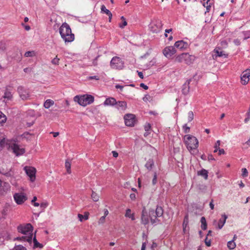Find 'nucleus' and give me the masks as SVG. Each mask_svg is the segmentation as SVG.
Here are the masks:
<instances>
[{"instance_id":"f257e3e1","label":"nucleus","mask_w":250,"mask_h":250,"mask_svg":"<svg viewBox=\"0 0 250 250\" xmlns=\"http://www.w3.org/2000/svg\"><path fill=\"white\" fill-rule=\"evenodd\" d=\"M61 37L65 42H72L74 40V35L72 33L71 29L68 24L63 23L59 28Z\"/></svg>"},{"instance_id":"f03ea898","label":"nucleus","mask_w":250,"mask_h":250,"mask_svg":"<svg viewBox=\"0 0 250 250\" xmlns=\"http://www.w3.org/2000/svg\"><path fill=\"white\" fill-rule=\"evenodd\" d=\"M185 145L189 151L196 149L198 146V141L196 137L191 135H186L184 137Z\"/></svg>"},{"instance_id":"7ed1b4c3","label":"nucleus","mask_w":250,"mask_h":250,"mask_svg":"<svg viewBox=\"0 0 250 250\" xmlns=\"http://www.w3.org/2000/svg\"><path fill=\"white\" fill-rule=\"evenodd\" d=\"M74 100L75 102H77L81 105L85 106L94 102V97L90 95L76 96L74 98Z\"/></svg>"},{"instance_id":"20e7f679","label":"nucleus","mask_w":250,"mask_h":250,"mask_svg":"<svg viewBox=\"0 0 250 250\" xmlns=\"http://www.w3.org/2000/svg\"><path fill=\"white\" fill-rule=\"evenodd\" d=\"M196 57L188 53H182L177 56L175 58V61L178 62H185L187 64H190L195 61Z\"/></svg>"},{"instance_id":"39448f33","label":"nucleus","mask_w":250,"mask_h":250,"mask_svg":"<svg viewBox=\"0 0 250 250\" xmlns=\"http://www.w3.org/2000/svg\"><path fill=\"white\" fill-rule=\"evenodd\" d=\"M124 62L118 57H113L110 62V66L112 68L122 69L124 67Z\"/></svg>"},{"instance_id":"423d86ee","label":"nucleus","mask_w":250,"mask_h":250,"mask_svg":"<svg viewBox=\"0 0 250 250\" xmlns=\"http://www.w3.org/2000/svg\"><path fill=\"white\" fill-rule=\"evenodd\" d=\"M19 232L27 235H32L33 227L30 224L21 225L18 227Z\"/></svg>"},{"instance_id":"0eeeda50","label":"nucleus","mask_w":250,"mask_h":250,"mask_svg":"<svg viewBox=\"0 0 250 250\" xmlns=\"http://www.w3.org/2000/svg\"><path fill=\"white\" fill-rule=\"evenodd\" d=\"M13 197L18 205H22L27 200L26 194L22 192L15 193Z\"/></svg>"},{"instance_id":"6e6552de","label":"nucleus","mask_w":250,"mask_h":250,"mask_svg":"<svg viewBox=\"0 0 250 250\" xmlns=\"http://www.w3.org/2000/svg\"><path fill=\"white\" fill-rule=\"evenodd\" d=\"M162 26V21L159 20H156L150 24L149 28L153 33H158L161 30Z\"/></svg>"},{"instance_id":"1a4fd4ad","label":"nucleus","mask_w":250,"mask_h":250,"mask_svg":"<svg viewBox=\"0 0 250 250\" xmlns=\"http://www.w3.org/2000/svg\"><path fill=\"white\" fill-rule=\"evenodd\" d=\"M23 169L26 174L30 178V181L32 182H34L36 179V168L32 167L25 166Z\"/></svg>"},{"instance_id":"9d476101","label":"nucleus","mask_w":250,"mask_h":250,"mask_svg":"<svg viewBox=\"0 0 250 250\" xmlns=\"http://www.w3.org/2000/svg\"><path fill=\"white\" fill-rule=\"evenodd\" d=\"M125 125H134L137 124L135 115L132 114H126L124 116Z\"/></svg>"},{"instance_id":"9b49d317","label":"nucleus","mask_w":250,"mask_h":250,"mask_svg":"<svg viewBox=\"0 0 250 250\" xmlns=\"http://www.w3.org/2000/svg\"><path fill=\"white\" fill-rule=\"evenodd\" d=\"M176 52V50L174 46H167L163 50L164 55L167 58H170Z\"/></svg>"},{"instance_id":"f8f14e48","label":"nucleus","mask_w":250,"mask_h":250,"mask_svg":"<svg viewBox=\"0 0 250 250\" xmlns=\"http://www.w3.org/2000/svg\"><path fill=\"white\" fill-rule=\"evenodd\" d=\"M18 92L21 98L23 100H27L29 98V92L28 90L25 89L23 87L20 86L18 89Z\"/></svg>"},{"instance_id":"ddd939ff","label":"nucleus","mask_w":250,"mask_h":250,"mask_svg":"<svg viewBox=\"0 0 250 250\" xmlns=\"http://www.w3.org/2000/svg\"><path fill=\"white\" fill-rule=\"evenodd\" d=\"M250 69H247L242 73L241 80L243 85L247 84L250 80Z\"/></svg>"},{"instance_id":"4468645a","label":"nucleus","mask_w":250,"mask_h":250,"mask_svg":"<svg viewBox=\"0 0 250 250\" xmlns=\"http://www.w3.org/2000/svg\"><path fill=\"white\" fill-rule=\"evenodd\" d=\"M11 147L13 150V152L17 156L23 154L25 152L24 149L20 148L19 146L17 144H14L11 146Z\"/></svg>"},{"instance_id":"2eb2a0df","label":"nucleus","mask_w":250,"mask_h":250,"mask_svg":"<svg viewBox=\"0 0 250 250\" xmlns=\"http://www.w3.org/2000/svg\"><path fill=\"white\" fill-rule=\"evenodd\" d=\"M116 108L118 110L125 111L127 108V104L125 101H116Z\"/></svg>"},{"instance_id":"dca6fc26","label":"nucleus","mask_w":250,"mask_h":250,"mask_svg":"<svg viewBox=\"0 0 250 250\" xmlns=\"http://www.w3.org/2000/svg\"><path fill=\"white\" fill-rule=\"evenodd\" d=\"M188 46V43L184 42L183 41H178L176 42L174 44V47H175L180 49L187 48Z\"/></svg>"},{"instance_id":"f3484780","label":"nucleus","mask_w":250,"mask_h":250,"mask_svg":"<svg viewBox=\"0 0 250 250\" xmlns=\"http://www.w3.org/2000/svg\"><path fill=\"white\" fill-rule=\"evenodd\" d=\"M3 101L6 102L8 101L11 100L13 98V95L11 91L8 88H6L4 94L3 96Z\"/></svg>"},{"instance_id":"a211bd4d","label":"nucleus","mask_w":250,"mask_h":250,"mask_svg":"<svg viewBox=\"0 0 250 250\" xmlns=\"http://www.w3.org/2000/svg\"><path fill=\"white\" fill-rule=\"evenodd\" d=\"M116 104V100L114 98H108L106 99L104 103V104L105 106L110 105V106H113L115 105V104Z\"/></svg>"},{"instance_id":"6ab92c4d","label":"nucleus","mask_w":250,"mask_h":250,"mask_svg":"<svg viewBox=\"0 0 250 250\" xmlns=\"http://www.w3.org/2000/svg\"><path fill=\"white\" fill-rule=\"evenodd\" d=\"M190 80L187 81L183 85L182 92L184 95H187L188 93L189 90V83Z\"/></svg>"},{"instance_id":"aec40b11","label":"nucleus","mask_w":250,"mask_h":250,"mask_svg":"<svg viewBox=\"0 0 250 250\" xmlns=\"http://www.w3.org/2000/svg\"><path fill=\"white\" fill-rule=\"evenodd\" d=\"M227 216L226 214H223L222 215V217L221 219H220L218 223V228L219 229H221L222 228L223 226L224 225L225 223H226V219L227 218Z\"/></svg>"},{"instance_id":"412c9836","label":"nucleus","mask_w":250,"mask_h":250,"mask_svg":"<svg viewBox=\"0 0 250 250\" xmlns=\"http://www.w3.org/2000/svg\"><path fill=\"white\" fill-rule=\"evenodd\" d=\"M141 219L142 223L143 224L146 225L148 223V218L147 217L146 212L145 209L142 210Z\"/></svg>"},{"instance_id":"4be33fe9","label":"nucleus","mask_w":250,"mask_h":250,"mask_svg":"<svg viewBox=\"0 0 250 250\" xmlns=\"http://www.w3.org/2000/svg\"><path fill=\"white\" fill-rule=\"evenodd\" d=\"M155 215H154L155 219L157 217L161 216L163 214V209L161 207H157L155 210Z\"/></svg>"},{"instance_id":"5701e85b","label":"nucleus","mask_w":250,"mask_h":250,"mask_svg":"<svg viewBox=\"0 0 250 250\" xmlns=\"http://www.w3.org/2000/svg\"><path fill=\"white\" fill-rule=\"evenodd\" d=\"M154 165V163L153 159H149L146 163L145 167L148 170H150Z\"/></svg>"},{"instance_id":"b1692460","label":"nucleus","mask_w":250,"mask_h":250,"mask_svg":"<svg viewBox=\"0 0 250 250\" xmlns=\"http://www.w3.org/2000/svg\"><path fill=\"white\" fill-rule=\"evenodd\" d=\"M154 215H155V211L154 209H151L149 211V216L150 218L151 223L154 224L156 222V219H155Z\"/></svg>"},{"instance_id":"393cba45","label":"nucleus","mask_w":250,"mask_h":250,"mask_svg":"<svg viewBox=\"0 0 250 250\" xmlns=\"http://www.w3.org/2000/svg\"><path fill=\"white\" fill-rule=\"evenodd\" d=\"M89 213L88 212H85L84 213L83 215L81 214H78V217L79 219V220L81 222H82L83 221V219H84L85 220H88V218H89Z\"/></svg>"},{"instance_id":"a878e982","label":"nucleus","mask_w":250,"mask_h":250,"mask_svg":"<svg viewBox=\"0 0 250 250\" xmlns=\"http://www.w3.org/2000/svg\"><path fill=\"white\" fill-rule=\"evenodd\" d=\"M197 174L204 177L205 180H207L208 178V172L205 169H202L201 170L198 171L197 172Z\"/></svg>"},{"instance_id":"bb28decb","label":"nucleus","mask_w":250,"mask_h":250,"mask_svg":"<svg viewBox=\"0 0 250 250\" xmlns=\"http://www.w3.org/2000/svg\"><path fill=\"white\" fill-rule=\"evenodd\" d=\"M9 141L5 138H3L0 141V150L2 149L5 145H9Z\"/></svg>"},{"instance_id":"cd10ccee","label":"nucleus","mask_w":250,"mask_h":250,"mask_svg":"<svg viewBox=\"0 0 250 250\" xmlns=\"http://www.w3.org/2000/svg\"><path fill=\"white\" fill-rule=\"evenodd\" d=\"M215 54L212 56L213 58L215 59L217 57H223V56H226V55L223 53L222 51H219L217 49L214 50Z\"/></svg>"},{"instance_id":"c85d7f7f","label":"nucleus","mask_w":250,"mask_h":250,"mask_svg":"<svg viewBox=\"0 0 250 250\" xmlns=\"http://www.w3.org/2000/svg\"><path fill=\"white\" fill-rule=\"evenodd\" d=\"M54 104V102L53 100L50 99L47 100L44 103V107L45 108H49L50 106L53 105Z\"/></svg>"},{"instance_id":"c756f323","label":"nucleus","mask_w":250,"mask_h":250,"mask_svg":"<svg viewBox=\"0 0 250 250\" xmlns=\"http://www.w3.org/2000/svg\"><path fill=\"white\" fill-rule=\"evenodd\" d=\"M201 228L203 230H206L207 228V224L205 217H202L201 218Z\"/></svg>"},{"instance_id":"7c9ffc66","label":"nucleus","mask_w":250,"mask_h":250,"mask_svg":"<svg viewBox=\"0 0 250 250\" xmlns=\"http://www.w3.org/2000/svg\"><path fill=\"white\" fill-rule=\"evenodd\" d=\"M33 243H34V247H33L34 249H36L37 248H42L43 247V245L42 244H41L38 242L35 236H34V237L33 238Z\"/></svg>"},{"instance_id":"2f4dec72","label":"nucleus","mask_w":250,"mask_h":250,"mask_svg":"<svg viewBox=\"0 0 250 250\" xmlns=\"http://www.w3.org/2000/svg\"><path fill=\"white\" fill-rule=\"evenodd\" d=\"M91 196L92 199L94 202H97L99 200V195L93 190L92 191Z\"/></svg>"},{"instance_id":"473e14b6","label":"nucleus","mask_w":250,"mask_h":250,"mask_svg":"<svg viewBox=\"0 0 250 250\" xmlns=\"http://www.w3.org/2000/svg\"><path fill=\"white\" fill-rule=\"evenodd\" d=\"M32 239V235H26L21 237V241H27L30 243H31Z\"/></svg>"},{"instance_id":"72a5a7b5","label":"nucleus","mask_w":250,"mask_h":250,"mask_svg":"<svg viewBox=\"0 0 250 250\" xmlns=\"http://www.w3.org/2000/svg\"><path fill=\"white\" fill-rule=\"evenodd\" d=\"M227 247L229 250H233L236 247L235 243L233 240L229 241L227 243Z\"/></svg>"},{"instance_id":"f704fd0d","label":"nucleus","mask_w":250,"mask_h":250,"mask_svg":"<svg viewBox=\"0 0 250 250\" xmlns=\"http://www.w3.org/2000/svg\"><path fill=\"white\" fill-rule=\"evenodd\" d=\"M6 116L0 111V124L4 123L6 121Z\"/></svg>"},{"instance_id":"c9c22d12","label":"nucleus","mask_w":250,"mask_h":250,"mask_svg":"<svg viewBox=\"0 0 250 250\" xmlns=\"http://www.w3.org/2000/svg\"><path fill=\"white\" fill-rule=\"evenodd\" d=\"M65 167L66 169L67 172L68 174H70L71 172L70 163L69 162L66 161L65 163Z\"/></svg>"},{"instance_id":"e433bc0d","label":"nucleus","mask_w":250,"mask_h":250,"mask_svg":"<svg viewBox=\"0 0 250 250\" xmlns=\"http://www.w3.org/2000/svg\"><path fill=\"white\" fill-rule=\"evenodd\" d=\"M12 250H27V249L21 245H15Z\"/></svg>"},{"instance_id":"4c0bfd02","label":"nucleus","mask_w":250,"mask_h":250,"mask_svg":"<svg viewBox=\"0 0 250 250\" xmlns=\"http://www.w3.org/2000/svg\"><path fill=\"white\" fill-rule=\"evenodd\" d=\"M121 19L123 21V24H119V27L121 28H124L125 26L127 25V22L125 20V18L124 16L121 17Z\"/></svg>"},{"instance_id":"58836bf2","label":"nucleus","mask_w":250,"mask_h":250,"mask_svg":"<svg viewBox=\"0 0 250 250\" xmlns=\"http://www.w3.org/2000/svg\"><path fill=\"white\" fill-rule=\"evenodd\" d=\"M101 11L102 12L105 13L106 15H110L111 13V12L109 10L107 9L104 5H102Z\"/></svg>"},{"instance_id":"ea45409f","label":"nucleus","mask_w":250,"mask_h":250,"mask_svg":"<svg viewBox=\"0 0 250 250\" xmlns=\"http://www.w3.org/2000/svg\"><path fill=\"white\" fill-rule=\"evenodd\" d=\"M35 53L34 51H27L24 54V56L26 57H33L35 55Z\"/></svg>"},{"instance_id":"a19ab883","label":"nucleus","mask_w":250,"mask_h":250,"mask_svg":"<svg viewBox=\"0 0 250 250\" xmlns=\"http://www.w3.org/2000/svg\"><path fill=\"white\" fill-rule=\"evenodd\" d=\"M248 175V171L246 168H243L242 169V176L243 177H246Z\"/></svg>"},{"instance_id":"79ce46f5","label":"nucleus","mask_w":250,"mask_h":250,"mask_svg":"<svg viewBox=\"0 0 250 250\" xmlns=\"http://www.w3.org/2000/svg\"><path fill=\"white\" fill-rule=\"evenodd\" d=\"M60 59H59L57 56L54 58L51 61L52 64L55 65H58L59 63Z\"/></svg>"},{"instance_id":"37998d69","label":"nucleus","mask_w":250,"mask_h":250,"mask_svg":"<svg viewBox=\"0 0 250 250\" xmlns=\"http://www.w3.org/2000/svg\"><path fill=\"white\" fill-rule=\"evenodd\" d=\"M247 117L245 118L244 120L245 123H246L250 119V104L248 112L247 113Z\"/></svg>"},{"instance_id":"c03bdc74","label":"nucleus","mask_w":250,"mask_h":250,"mask_svg":"<svg viewBox=\"0 0 250 250\" xmlns=\"http://www.w3.org/2000/svg\"><path fill=\"white\" fill-rule=\"evenodd\" d=\"M244 36V40H246L248 38H250V31H247L243 32Z\"/></svg>"},{"instance_id":"a18cd8bd","label":"nucleus","mask_w":250,"mask_h":250,"mask_svg":"<svg viewBox=\"0 0 250 250\" xmlns=\"http://www.w3.org/2000/svg\"><path fill=\"white\" fill-rule=\"evenodd\" d=\"M194 115L192 111H190L188 113V120L189 122L191 121L193 119Z\"/></svg>"},{"instance_id":"49530a36","label":"nucleus","mask_w":250,"mask_h":250,"mask_svg":"<svg viewBox=\"0 0 250 250\" xmlns=\"http://www.w3.org/2000/svg\"><path fill=\"white\" fill-rule=\"evenodd\" d=\"M151 126H145V130L146 132L144 133V136H146L148 134V131L150 130Z\"/></svg>"},{"instance_id":"de8ad7c7","label":"nucleus","mask_w":250,"mask_h":250,"mask_svg":"<svg viewBox=\"0 0 250 250\" xmlns=\"http://www.w3.org/2000/svg\"><path fill=\"white\" fill-rule=\"evenodd\" d=\"M157 174L156 172H155L154 174L153 178L152 181V183L153 185H155L157 183Z\"/></svg>"},{"instance_id":"09e8293b","label":"nucleus","mask_w":250,"mask_h":250,"mask_svg":"<svg viewBox=\"0 0 250 250\" xmlns=\"http://www.w3.org/2000/svg\"><path fill=\"white\" fill-rule=\"evenodd\" d=\"M209 1V0H208L207 1L206 3H204L203 4V5L205 7H206V9H207L206 12H208L210 10V8L211 7L210 5H208V2Z\"/></svg>"},{"instance_id":"8fccbe9b","label":"nucleus","mask_w":250,"mask_h":250,"mask_svg":"<svg viewBox=\"0 0 250 250\" xmlns=\"http://www.w3.org/2000/svg\"><path fill=\"white\" fill-rule=\"evenodd\" d=\"M132 213H131V211L130 209H127L126 210V212L125 214V216L126 217H129L130 216V215H132Z\"/></svg>"},{"instance_id":"3c124183","label":"nucleus","mask_w":250,"mask_h":250,"mask_svg":"<svg viewBox=\"0 0 250 250\" xmlns=\"http://www.w3.org/2000/svg\"><path fill=\"white\" fill-rule=\"evenodd\" d=\"M7 211H8V208L5 207V208H4L2 210H1V213L2 214L3 216H5L7 215Z\"/></svg>"},{"instance_id":"603ef678","label":"nucleus","mask_w":250,"mask_h":250,"mask_svg":"<svg viewBox=\"0 0 250 250\" xmlns=\"http://www.w3.org/2000/svg\"><path fill=\"white\" fill-rule=\"evenodd\" d=\"M87 79L88 80H93V79H95L96 80H99V77L98 76H89V77H87Z\"/></svg>"},{"instance_id":"864d4df0","label":"nucleus","mask_w":250,"mask_h":250,"mask_svg":"<svg viewBox=\"0 0 250 250\" xmlns=\"http://www.w3.org/2000/svg\"><path fill=\"white\" fill-rule=\"evenodd\" d=\"M205 244L206 245L208 246V247H209L211 245V241L210 240H208V237L207 236L206 237L205 240Z\"/></svg>"},{"instance_id":"5fc2aeb1","label":"nucleus","mask_w":250,"mask_h":250,"mask_svg":"<svg viewBox=\"0 0 250 250\" xmlns=\"http://www.w3.org/2000/svg\"><path fill=\"white\" fill-rule=\"evenodd\" d=\"M48 205V204L46 202H42L40 204L41 208L43 209L46 208Z\"/></svg>"},{"instance_id":"6e6d98bb","label":"nucleus","mask_w":250,"mask_h":250,"mask_svg":"<svg viewBox=\"0 0 250 250\" xmlns=\"http://www.w3.org/2000/svg\"><path fill=\"white\" fill-rule=\"evenodd\" d=\"M105 216H102L99 219V224L104 223L105 222Z\"/></svg>"},{"instance_id":"4d7b16f0","label":"nucleus","mask_w":250,"mask_h":250,"mask_svg":"<svg viewBox=\"0 0 250 250\" xmlns=\"http://www.w3.org/2000/svg\"><path fill=\"white\" fill-rule=\"evenodd\" d=\"M155 63V62L154 61H153V60L150 61L149 62V64H147L146 67L147 68H150V67H151L152 66L154 65Z\"/></svg>"},{"instance_id":"13d9d810","label":"nucleus","mask_w":250,"mask_h":250,"mask_svg":"<svg viewBox=\"0 0 250 250\" xmlns=\"http://www.w3.org/2000/svg\"><path fill=\"white\" fill-rule=\"evenodd\" d=\"M220 141L218 140L215 145H214V148H220Z\"/></svg>"},{"instance_id":"bf43d9fd","label":"nucleus","mask_w":250,"mask_h":250,"mask_svg":"<svg viewBox=\"0 0 250 250\" xmlns=\"http://www.w3.org/2000/svg\"><path fill=\"white\" fill-rule=\"evenodd\" d=\"M150 99V96L148 95H146L143 98V100L145 102L148 101Z\"/></svg>"},{"instance_id":"052dcab7","label":"nucleus","mask_w":250,"mask_h":250,"mask_svg":"<svg viewBox=\"0 0 250 250\" xmlns=\"http://www.w3.org/2000/svg\"><path fill=\"white\" fill-rule=\"evenodd\" d=\"M233 42L236 45H239L241 43L240 41L238 39H235Z\"/></svg>"},{"instance_id":"680f3d73","label":"nucleus","mask_w":250,"mask_h":250,"mask_svg":"<svg viewBox=\"0 0 250 250\" xmlns=\"http://www.w3.org/2000/svg\"><path fill=\"white\" fill-rule=\"evenodd\" d=\"M183 129L185 133H188L189 131V127L188 126H183Z\"/></svg>"},{"instance_id":"e2e57ef3","label":"nucleus","mask_w":250,"mask_h":250,"mask_svg":"<svg viewBox=\"0 0 250 250\" xmlns=\"http://www.w3.org/2000/svg\"><path fill=\"white\" fill-rule=\"evenodd\" d=\"M225 153V150L224 149H220L219 148L218 150V154L219 155H221V154H224Z\"/></svg>"},{"instance_id":"0e129e2a","label":"nucleus","mask_w":250,"mask_h":250,"mask_svg":"<svg viewBox=\"0 0 250 250\" xmlns=\"http://www.w3.org/2000/svg\"><path fill=\"white\" fill-rule=\"evenodd\" d=\"M140 86L145 89V90H147L148 88V87L143 83H141L140 84Z\"/></svg>"},{"instance_id":"69168bd1","label":"nucleus","mask_w":250,"mask_h":250,"mask_svg":"<svg viewBox=\"0 0 250 250\" xmlns=\"http://www.w3.org/2000/svg\"><path fill=\"white\" fill-rule=\"evenodd\" d=\"M214 204H213V200L211 199L210 203H209V207L211 209H214Z\"/></svg>"},{"instance_id":"338daca9","label":"nucleus","mask_w":250,"mask_h":250,"mask_svg":"<svg viewBox=\"0 0 250 250\" xmlns=\"http://www.w3.org/2000/svg\"><path fill=\"white\" fill-rule=\"evenodd\" d=\"M130 198L131 200H134L136 199V195L134 193H131L130 194Z\"/></svg>"},{"instance_id":"774afa93","label":"nucleus","mask_w":250,"mask_h":250,"mask_svg":"<svg viewBox=\"0 0 250 250\" xmlns=\"http://www.w3.org/2000/svg\"><path fill=\"white\" fill-rule=\"evenodd\" d=\"M112 153L113 154V156L115 158H117L118 156V152L115 151H112Z\"/></svg>"}]
</instances>
